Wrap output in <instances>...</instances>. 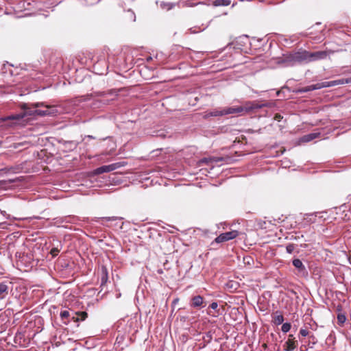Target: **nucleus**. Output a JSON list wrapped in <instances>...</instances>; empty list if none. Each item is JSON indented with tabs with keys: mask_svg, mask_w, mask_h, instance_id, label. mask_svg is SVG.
<instances>
[{
	"mask_svg": "<svg viewBox=\"0 0 351 351\" xmlns=\"http://www.w3.org/2000/svg\"><path fill=\"white\" fill-rule=\"evenodd\" d=\"M32 108L29 106V104H23L21 106V108L23 110V112L14 114L9 116H6L4 117H2L1 119L3 121H19L22 120L25 117L27 116H36V113L34 112V110L36 108L43 106V103H35L32 104Z\"/></svg>",
	"mask_w": 351,
	"mask_h": 351,
	"instance_id": "nucleus-1",
	"label": "nucleus"
},
{
	"mask_svg": "<svg viewBox=\"0 0 351 351\" xmlns=\"http://www.w3.org/2000/svg\"><path fill=\"white\" fill-rule=\"evenodd\" d=\"M346 79H339L337 80H332L329 82H324L322 83H318L316 84H313L308 86L306 87L304 90H302L303 92H307V91H311L317 89H320L324 87H330V86H335L339 84H346Z\"/></svg>",
	"mask_w": 351,
	"mask_h": 351,
	"instance_id": "nucleus-2",
	"label": "nucleus"
},
{
	"mask_svg": "<svg viewBox=\"0 0 351 351\" xmlns=\"http://www.w3.org/2000/svg\"><path fill=\"white\" fill-rule=\"evenodd\" d=\"M239 235V232L237 230H232L220 234L217 237L215 238V242L219 243L225 241H228L236 238Z\"/></svg>",
	"mask_w": 351,
	"mask_h": 351,
	"instance_id": "nucleus-3",
	"label": "nucleus"
},
{
	"mask_svg": "<svg viewBox=\"0 0 351 351\" xmlns=\"http://www.w3.org/2000/svg\"><path fill=\"white\" fill-rule=\"evenodd\" d=\"M292 53V60L293 64L301 63L303 62H307V51H296Z\"/></svg>",
	"mask_w": 351,
	"mask_h": 351,
	"instance_id": "nucleus-4",
	"label": "nucleus"
},
{
	"mask_svg": "<svg viewBox=\"0 0 351 351\" xmlns=\"http://www.w3.org/2000/svg\"><path fill=\"white\" fill-rule=\"evenodd\" d=\"M36 116L45 117V116H53L56 114L57 110L55 106H46V110H34Z\"/></svg>",
	"mask_w": 351,
	"mask_h": 351,
	"instance_id": "nucleus-5",
	"label": "nucleus"
},
{
	"mask_svg": "<svg viewBox=\"0 0 351 351\" xmlns=\"http://www.w3.org/2000/svg\"><path fill=\"white\" fill-rule=\"evenodd\" d=\"M307 62L322 60L327 57V52L324 51H319L313 53L307 51Z\"/></svg>",
	"mask_w": 351,
	"mask_h": 351,
	"instance_id": "nucleus-6",
	"label": "nucleus"
},
{
	"mask_svg": "<svg viewBox=\"0 0 351 351\" xmlns=\"http://www.w3.org/2000/svg\"><path fill=\"white\" fill-rule=\"evenodd\" d=\"M100 280H101V287H104L106 285L108 280V271L106 266L101 265L100 267Z\"/></svg>",
	"mask_w": 351,
	"mask_h": 351,
	"instance_id": "nucleus-7",
	"label": "nucleus"
},
{
	"mask_svg": "<svg viewBox=\"0 0 351 351\" xmlns=\"http://www.w3.org/2000/svg\"><path fill=\"white\" fill-rule=\"evenodd\" d=\"M298 346V341L295 340V338L288 339V340L284 344L285 351H293Z\"/></svg>",
	"mask_w": 351,
	"mask_h": 351,
	"instance_id": "nucleus-8",
	"label": "nucleus"
},
{
	"mask_svg": "<svg viewBox=\"0 0 351 351\" xmlns=\"http://www.w3.org/2000/svg\"><path fill=\"white\" fill-rule=\"evenodd\" d=\"M204 298L201 295H195L191 298V306L193 308H199L203 306Z\"/></svg>",
	"mask_w": 351,
	"mask_h": 351,
	"instance_id": "nucleus-9",
	"label": "nucleus"
},
{
	"mask_svg": "<svg viewBox=\"0 0 351 351\" xmlns=\"http://www.w3.org/2000/svg\"><path fill=\"white\" fill-rule=\"evenodd\" d=\"M279 63L284 64L285 66H293V61L292 60V53H288L283 55V56L279 60Z\"/></svg>",
	"mask_w": 351,
	"mask_h": 351,
	"instance_id": "nucleus-10",
	"label": "nucleus"
},
{
	"mask_svg": "<svg viewBox=\"0 0 351 351\" xmlns=\"http://www.w3.org/2000/svg\"><path fill=\"white\" fill-rule=\"evenodd\" d=\"M221 158H215V157H209V158H203L199 160L198 164L199 166L202 165H209L210 163L217 162L219 161H221Z\"/></svg>",
	"mask_w": 351,
	"mask_h": 351,
	"instance_id": "nucleus-11",
	"label": "nucleus"
},
{
	"mask_svg": "<svg viewBox=\"0 0 351 351\" xmlns=\"http://www.w3.org/2000/svg\"><path fill=\"white\" fill-rule=\"evenodd\" d=\"M114 169H115L114 165H104V166L97 168L95 170V174H101V173H106V172H110L111 171H113Z\"/></svg>",
	"mask_w": 351,
	"mask_h": 351,
	"instance_id": "nucleus-12",
	"label": "nucleus"
},
{
	"mask_svg": "<svg viewBox=\"0 0 351 351\" xmlns=\"http://www.w3.org/2000/svg\"><path fill=\"white\" fill-rule=\"evenodd\" d=\"M272 321L276 325H280L283 324L284 317L282 313L279 311H276L272 315Z\"/></svg>",
	"mask_w": 351,
	"mask_h": 351,
	"instance_id": "nucleus-13",
	"label": "nucleus"
},
{
	"mask_svg": "<svg viewBox=\"0 0 351 351\" xmlns=\"http://www.w3.org/2000/svg\"><path fill=\"white\" fill-rule=\"evenodd\" d=\"M244 110L243 107H229L223 109V115L241 113Z\"/></svg>",
	"mask_w": 351,
	"mask_h": 351,
	"instance_id": "nucleus-14",
	"label": "nucleus"
},
{
	"mask_svg": "<svg viewBox=\"0 0 351 351\" xmlns=\"http://www.w3.org/2000/svg\"><path fill=\"white\" fill-rule=\"evenodd\" d=\"M199 3V2L194 1V0H180L178 3L180 7H193Z\"/></svg>",
	"mask_w": 351,
	"mask_h": 351,
	"instance_id": "nucleus-15",
	"label": "nucleus"
},
{
	"mask_svg": "<svg viewBox=\"0 0 351 351\" xmlns=\"http://www.w3.org/2000/svg\"><path fill=\"white\" fill-rule=\"evenodd\" d=\"M8 294V285L5 282L0 283V300H3Z\"/></svg>",
	"mask_w": 351,
	"mask_h": 351,
	"instance_id": "nucleus-16",
	"label": "nucleus"
},
{
	"mask_svg": "<svg viewBox=\"0 0 351 351\" xmlns=\"http://www.w3.org/2000/svg\"><path fill=\"white\" fill-rule=\"evenodd\" d=\"M319 136V133H310L303 136L301 138V141L303 143L310 142Z\"/></svg>",
	"mask_w": 351,
	"mask_h": 351,
	"instance_id": "nucleus-17",
	"label": "nucleus"
},
{
	"mask_svg": "<svg viewBox=\"0 0 351 351\" xmlns=\"http://www.w3.org/2000/svg\"><path fill=\"white\" fill-rule=\"evenodd\" d=\"M223 110H219L215 109L213 111H210L208 112H205L203 117L204 119H208L210 117H219V116H223Z\"/></svg>",
	"mask_w": 351,
	"mask_h": 351,
	"instance_id": "nucleus-18",
	"label": "nucleus"
},
{
	"mask_svg": "<svg viewBox=\"0 0 351 351\" xmlns=\"http://www.w3.org/2000/svg\"><path fill=\"white\" fill-rule=\"evenodd\" d=\"M293 265L300 271H304L306 270V268L303 265L302 262L298 258H295L293 260Z\"/></svg>",
	"mask_w": 351,
	"mask_h": 351,
	"instance_id": "nucleus-19",
	"label": "nucleus"
},
{
	"mask_svg": "<svg viewBox=\"0 0 351 351\" xmlns=\"http://www.w3.org/2000/svg\"><path fill=\"white\" fill-rule=\"evenodd\" d=\"M213 4L215 6H228L230 4V0H215Z\"/></svg>",
	"mask_w": 351,
	"mask_h": 351,
	"instance_id": "nucleus-20",
	"label": "nucleus"
},
{
	"mask_svg": "<svg viewBox=\"0 0 351 351\" xmlns=\"http://www.w3.org/2000/svg\"><path fill=\"white\" fill-rule=\"evenodd\" d=\"M71 313H72V312L71 313L69 311L64 310L60 312V316L62 319H64L70 318L71 316Z\"/></svg>",
	"mask_w": 351,
	"mask_h": 351,
	"instance_id": "nucleus-21",
	"label": "nucleus"
},
{
	"mask_svg": "<svg viewBox=\"0 0 351 351\" xmlns=\"http://www.w3.org/2000/svg\"><path fill=\"white\" fill-rule=\"evenodd\" d=\"M75 314L80 317V321H84L88 317V313L86 311H77Z\"/></svg>",
	"mask_w": 351,
	"mask_h": 351,
	"instance_id": "nucleus-22",
	"label": "nucleus"
},
{
	"mask_svg": "<svg viewBox=\"0 0 351 351\" xmlns=\"http://www.w3.org/2000/svg\"><path fill=\"white\" fill-rule=\"evenodd\" d=\"M291 328V325L290 323H284L281 327V330L284 333L288 332Z\"/></svg>",
	"mask_w": 351,
	"mask_h": 351,
	"instance_id": "nucleus-23",
	"label": "nucleus"
},
{
	"mask_svg": "<svg viewBox=\"0 0 351 351\" xmlns=\"http://www.w3.org/2000/svg\"><path fill=\"white\" fill-rule=\"evenodd\" d=\"M295 245L293 243H289L286 246V251L289 254H292L295 249Z\"/></svg>",
	"mask_w": 351,
	"mask_h": 351,
	"instance_id": "nucleus-24",
	"label": "nucleus"
},
{
	"mask_svg": "<svg viewBox=\"0 0 351 351\" xmlns=\"http://www.w3.org/2000/svg\"><path fill=\"white\" fill-rule=\"evenodd\" d=\"M337 321L340 324H343L345 323V322L346 321V317L343 314H339L337 315Z\"/></svg>",
	"mask_w": 351,
	"mask_h": 351,
	"instance_id": "nucleus-25",
	"label": "nucleus"
},
{
	"mask_svg": "<svg viewBox=\"0 0 351 351\" xmlns=\"http://www.w3.org/2000/svg\"><path fill=\"white\" fill-rule=\"evenodd\" d=\"M70 318L72 321H73L75 322H80V317L78 316V315L75 314V312H74V311H72L71 316Z\"/></svg>",
	"mask_w": 351,
	"mask_h": 351,
	"instance_id": "nucleus-26",
	"label": "nucleus"
},
{
	"mask_svg": "<svg viewBox=\"0 0 351 351\" xmlns=\"http://www.w3.org/2000/svg\"><path fill=\"white\" fill-rule=\"evenodd\" d=\"M21 167L19 166L11 167L8 169V171H11L12 173H19L20 171Z\"/></svg>",
	"mask_w": 351,
	"mask_h": 351,
	"instance_id": "nucleus-27",
	"label": "nucleus"
},
{
	"mask_svg": "<svg viewBox=\"0 0 351 351\" xmlns=\"http://www.w3.org/2000/svg\"><path fill=\"white\" fill-rule=\"evenodd\" d=\"M300 334L302 337H306L307 335H308V331L306 329L301 328V329L300 330Z\"/></svg>",
	"mask_w": 351,
	"mask_h": 351,
	"instance_id": "nucleus-28",
	"label": "nucleus"
},
{
	"mask_svg": "<svg viewBox=\"0 0 351 351\" xmlns=\"http://www.w3.org/2000/svg\"><path fill=\"white\" fill-rule=\"evenodd\" d=\"M102 219H103V220L109 221H115V220L118 219V217H104Z\"/></svg>",
	"mask_w": 351,
	"mask_h": 351,
	"instance_id": "nucleus-29",
	"label": "nucleus"
},
{
	"mask_svg": "<svg viewBox=\"0 0 351 351\" xmlns=\"http://www.w3.org/2000/svg\"><path fill=\"white\" fill-rule=\"evenodd\" d=\"M59 250L58 248H52L51 250V254L53 256H56L58 254Z\"/></svg>",
	"mask_w": 351,
	"mask_h": 351,
	"instance_id": "nucleus-30",
	"label": "nucleus"
},
{
	"mask_svg": "<svg viewBox=\"0 0 351 351\" xmlns=\"http://www.w3.org/2000/svg\"><path fill=\"white\" fill-rule=\"evenodd\" d=\"M209 307L213 310H215L218 307V304L215 302H213L210 304Z\"/></svg>",
	"mask_w": 351,
	"mask_h": 351,
	"instance_id": "nucleus-31",
	"label": "nucleus"
},
{
	"mask_svg": "<svg viewBox=\"0 0 351 351\" xmlns=\"http://www.w3.org/2000/svg\"><path fill=\"white\" fill-rule=\"evenodd\" d=\"M206 338L208 339V341H210L212 339V335L210 332L207 333Z\"/></svg>",
	"mask_w": 351,
	"mask_h": 351,
	"instance_id": "nucleus-32",
	"label": "nucleus"
},
{
	"mask_svg": "<svg viewBox=\"0 0 351 351\" xmlns=\"http://www.w3.org/2000/svg\"><path fill=\"white\" fill-rule=\"evenodd\" d=\"M313 215H314L313 214H309V215H307L308 217H310L309 221H311V222H314L315 221L314 219H313L311 218V217H313Z\"/></svg>",
	"mask_w": 351,
	"mask_h": 351,
	"instance_id": "nucleus-33",
	"label": "nucleus"
},
{
	"mask_svg": "<svg viewBox=\"0 0 351 351\" xmlns=\"http://www.w3.org/2000/svg\"><path fill=\"white\" fill-rule=\"evenodd\" d=\"M346 84L351 83V77L346 78Z\"/></svg>",
	"mask_w": 351,
	"mask_h": 351,
	"instance_id": "nucleus-34",
	"label": "nucleus"
},
{
	"mask_svg": "<svg viewBox=\"0 0 351 351\" xmlns=\"http://www.w3.org/2000/svg\"><path fill=\"white\" fill-rule=\"evenodd\" d=\"M293 338H295L293 335H289V339H293Z\"/></svg>",
	"mask_w": 351,
	"mask_h": 351,
	"instance_id": "nucleus-35",
	"label": "nucleus"
},
{
	"mask_svg": "<svg viewBox=\"0 0 351 351\" xmlns=\"http://www.w3.org/2000/svg\"><path fill=\"white\" fill-rule=\"evenodd\" d=\"M131 15L134 16L133 21H135V16H134V12H131Z\"/></svg>",
	"mask_w": 351,
	"mask_h": 351,
	"instance_id": "nucleus-36",
	"label": "nucleus"
},
{
	"mask_svg": "<svg viewBox=\"0 0 351 351\" xmlns=\"http://www.w3.org/2000/svg\"><path fill=\"white\" fill-rule=\"evenodd\" d=\"M178 301V299H176V300H174L173 303H177Z\"/></svg>",
	"mask_w": 351,
	"mask_h": 351,
	"instance_id": "nucleus-37",
	"label": "nucleus"
},
{
	"mask_svg": "<svg viewBox=\"0 0 351 351\" xmlns=\"http://www.w3.org/2000/svg\"><path fill=\"white\" fill-rule=\"evenodd\" d=\"M311 338H312V340H314L315 337L313 335L311 336Z\"/></svg>",
	"mask_w": 351,
	"mask_h": 351,
	"instance_id": "nucleus-38",
	"label": "nucleus"
},
{
	"mask_svg": "<svg viewBox=\"0 0 351 351\" xmlns=\"http://www.w3.org/2000/svg\"><path fill=\"white\" fill-rule=\"evenodd\" d=\"M311 338H312V340H314L315 337L313 335L311 336Z\"/></svg>",
	"mask_w": 351,
	"mask_h": 351,
	"instance_id": "nucleus-39",
	"label": "nucleus"
},
{
	"mask_svg": "<svg viewBox=\"0 0 351 351\" xmlns=\"http://www.w3.org/2000/svg\"><path fill=\"white\" fill-rule=\"evenodd\" d=\"M88 137L90 138H93V136H88Z\"/></svg>",
	"mask_w": 351,
	"mask_h": 351,
	"instance_id": "nucleus-40",
	"label": "nucleus"
}]
</instances>
